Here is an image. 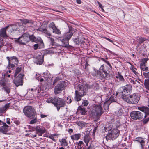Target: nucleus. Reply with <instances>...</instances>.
I'll list each match as a JSON object with an SVG mask.
<instances>
[{"instance_id":"1","label":"nucleus","mask_w":149,"mask_h":149,"mask_svg":"<svg viewBox=\"0 0 149 149\" xmlns=\"http://www.w3.org/2000/svg\"><path fill=\"white\" fill-rule=\"evenodd\" d=\"M46 102L48 103H52L56 107L57 110L59 111L60 108L66 105V101L63 99L57 97H51L48 99Z\"/></svg>"},{"instance_id":"2","label":"nucleus","mask_w":149,"mask_h":149,"mask_svg":"<svg viewBox=\"0 0 149 149\" xmlns=\"http://www.w3.org/2000/svg\"><path fill=\"white\" fill-rule=\"evenodd\" d=\"M122 99L127 102L131 104H136L138 103L139 97L138 94L134 93L128 95H123L121 96Z\"/></svg>"},{"instance_id":"3","label":"nucleus","mask_w":149,"mask_h":149,"mask_svg":"<svg viewBox=\"0 0 149 149\" xmlns=\"http://www.w3.org/2000/svg\"><path fill=\"white\" fill-rule=\"evenodd\" d=\"M10 81L8 79L2 77L0 80V85L2 87V89L4 90L8 94L10 92V84L8 83Z\"/></svg>"},{"instance_id":"4","label":"nucleus","mask_w":149,"mask_h":149,"mask_svg":"<svg viewBox=\"0 0 149 149\" xmlns=\"http://www.w3.org/2000/svg\"><path fill=\"white\" fill-rule=\"evenodd\" d=\"M23 112L27 117L33 118L36 116V111L31 106L26 107L23 109Z\"/></svg>"},{"instance_id":"5","label":"nucleus","mask_w":149,"mask_h":149,"mask_svg":"<svg viewBox=\"0 0 149 149\" xmlns=\"http://www.w3.org/2000/svg\"><path fill=\"white\" fill-rule=\"evenodd\" d=\"M73 35L72 31L70 30L68 32L65 33L63 35V39L61 41L62 43V45L67 47L68 45V41Z\"/></svg>"},{"instance_id":"6","label":"nucleus","mask_w":149,"mask_h":149,"mask_svg":"<svg viewBox=\"0 0 149 149\" xmlns=\"http://www.w3.org/2000/svg\"><path fill=\"white\" fill-rule=\"evenodd\" d=\"M14 40L16 42L20 44L25 45L29 41V34L28 33H25L18 39H15Z\"/></svg>"},{"instance_id":"7","label":"nucleus","mask_w":149,"mask_h":149,"mask_svg":"<svg viewBox=\"0 0 149 149\" xmlns=\"http://www.w3.org/2000/svg\"><path fill=\"white\" fill-rule=\"evenodd\" d=\"M104 111L100 105H96L93 107L91 111L92 116L99 117L103 113Z\"/></svg>"},{"instance_id":"8","label":"nucleus","mask_w":149,"mask_h":149,"mask_svg":"<svg viewBox=\"0 0 149 149\" xmlns=\"http://www.w3.org/2000/svg\"><path fill=\"white\" fill-rule=\"evenodd\" d=\"M67 82L65 81L60 82L56 86L54 89V93L57 95L61 93V91L65 89L66 86Z\"/></svg>"},{"instance_id":"9","label":"nucleus","mask_w":149,"mask_h":149,"mask_svg":"<svg viewBox=\"0 0 149 149\" xmlns=\"http://www.w3.org/2000/svg\"><path fill=\"white\" fill-rule=\"evenodd\" d=\"M75 87L76 89L75 92L81 94V95L84 96L86 95L87 88L86 85L84 84L83 85L81 84H76Z\"/></svg>"},{"instance_id":"10","label":"nucleus","mask_w":149,"mask_h":149,"mask_svg":"<svg viewBox=\"0 0 149 149\" xmlns=\"http://www.w3.org/2000/svg\"><path fill=\"white\" fill-rule=\"evenodd\" d=\"M15 26L14 25L8 26L2 28L0 30V36L4 38L7 37L8 36L6 33L7 29H9L10 30V31H8V32L10 33L13 32V31H14V30H17V29L16 30L15 29L13 28Z\"/></svg>"},{"instance_id":"11","label":"nucleus","mask_w":149,"mask_h":149,"mask_svg":"<svg viewBox=\"0 0 149 149\" xmlns=\"http://www.w3.org/2000/svg\"><path fill=\"white\" fill-rule=\"evenodd\" d=\"M119 130L117 129H114L110 132H109L106 137L107 140L115 139L119 136Z\"/></svg>"},{"instance_id":"12","label":"nucleus","mask_w":149,"mask_h":149,"mask_svg":"<svg viewBox=\"0 0 149 149\" xmlns=\"http://www.w3.org/2000/svg\"><path fill=\"white\" fill-rule=\"evenodd\" d=\"M6 58L8 61V68L15 67V64L17 65L19 61L15 56H13L10 57H7Z\"/></svg>"},{"instance_id":"13","label":"nucleus","mask_w":149,"mask_h":149,"mask_svg":"<svg viewBox=\"0 0 149 149\" xmlns=\"http://www.w3.org/2000/svg\"><path fill=\"white\" fill-rule=\"evenodd\" d=\"M143 116V115L142 112L137 111H132L130 114L131 118L135 120L142 119Z\"/></svg>"},{"instance_id":"14","label":"nucleus","mask_w":149,"mask_h":149,"mask_svg":"<svg viewBox=\"0 0 149 149\" xmlns=\"http://www.w3.org/2000/svg\"><path fill=\"white\" fill-rule=\"evenodd\" d=\"M104 66L102 65L99 70L97 71V73L95 74V76H98L101 79L105 78L107 77V73L106 71L104 70Z\"/></svg>"},{"instance_id":"15","label":"nucleus","mask_w":149,"mask_h":149,"mask_svg":"<svg viewBox=\"0 0 149 149\" xmlns=\"http://www.w3.org/2000/svg\"><path fill=\"white\" fill-rule=\"evenodd\" d=\"M123 91L122 93V95H128L129 94L130 91L132 89V86L130 84L127 85L123 87H122Z\"/></svg>"},{"instance_id":"16","label":"nucleus","mask_w":149,"mask_h":149,"mask_svg":"<svg viewBox=\"0 0 149 149\" xmlns=\"http://www.w3.org/2000/svg\"><path fill=\"white\" fill-rule=\"evenodd\" d=\"M36 134L39 136H42L43 133L47 132L46 130L44 127L40 125L37 126L35 128Z\"/></svg>"},{"instance_id":"17","label":"nucleus","mask_w":149,"mask_h":149,"mask_svg":"<svg viewBox=\"0 0 149 149\" xmlns=\"http://www.w3.org/2000/svg\"><path fill=\"white\" fill-rule=\"evenodd\" d=\"M134 141H136L140 144L141 149H144L145 145V140L144 138L138 137L135 138Z\"/></svg>"},{"instance_id":"18","label":"nucleus","mask_w":149,"mask_h":149,"mask_svg":"<svg viewBox=\"0 0 149 149\" xmlns=\"http://www.w3.org/2000/svg\"><path fill=\"white\" fill-rule=\"evenodd\" d=\"M23 77V75L22 74H20L18 77H15V79L14 83L17 87H18V86L22 85V78Z\"/></svg>"},{"instance_id":"19","label":"nucleus","mask_w":149,"mask_h":149,"mask_svg":"<svg viewBox=\"0 0 149 149\" xmlns=\"http://www.w3.org/2000/svg\"><path fill=\"white\" fill-rule=\"evenodd\" d=\"M3 126L0 128V132L6 134L7 133L8 126L4 123H3Z\"/></svg>"},{"instance_id":"20","label":"nucleus","mask_w":149,"mask_h":149,"mask_svg":"<svg viewBox=\"0 0 149 149\" xmlns=\"http://www.w3.org/2000/svg\"><path fill=\"white\" fill-rule=\"evenodd\" d=\"M39 31L42 32L45 34L46 36L49 38L51 36V35L49 32L47 30L46 28H42L41 27L39 28L38 29Z\"/></svg>"},{"instance_id":"21","label":"nucleus","mask_w":149,"mask_h":149,"mask_svg":"<svg viewBox=\"0 0 149 149\" xmlns=\"http://www.w3.org/2000/svg\"><path fill=\"white\" fill-rule=\"evenodd\" d=\"M33 24V22L31 20L24 19L22 21V24L24 26V25H26L29 27H31Z\"/></svg>"},{"instance_id":"22","label":"nucleus","mask_w":149,"mask_h":149,"mask_svg":"<svg viewBox=\"0 0 149 149\" xmlns=\"http://www.w3.org/2000/svg\"><path fill=\"white\" fill-rule=\"evenodd\" d=\"M143 112L144 114L145 115V117L146 118L147 114H149V108L147 107H144L140 109H139Z\"/></svg>"},{"instance_id":"23","label":"nucleus","mask_w":149,"mask_h":149,"mask_svg":"<svg viewBox=\"0 0 149 149\" xmlns=\"http://www.w3.org/2000/svg\"><path fill=\"white\" fill-rule=\"evenodd\" d=\"M80 134H76L71 136V138L73 140H78L80 138Z\"/></svg>"},{"instance_id":"24","label":"nucleus","mask_w":149,"mask_h":149,"mask_svg":"<svg viewBox=\"0 0 149 149\" xmlns=\"http://www.w3.org/2000/svg\"><path fill=\"white\" fill-rule=\"evenodd\" d=\"M83 96L84 95H81V94L75 92V100L77 101H80L81 99V97Z\"/></svg>"},{"instance_id":"25","label":"nucleus","mask_w":149,"mask_h":149,"mask_svg":"<svg viewBox=\"0 0 149 149\" xmlns=\"http://www.w3.org/2000/svg\"><path fill=\"white\" fill-rule=\"evenodd\" d=\"M90 138L89 135L88 134L85 135L84 137V141L86 144L87 146H88V144L90 141Z\"/></svg>"},{"instance_id":"26","label":"nucleus","mask_w":149,"mask_h":149,"mask_svg":"<svg viewBox=\"0 0 149 149\" xmlns=\"http://www.w3.org/2000/svg\"><path fill=\"white\" fill-rule=\"evenodd\" d=\"M60 142L61 145L62 146H66L68 145V143L66 140L64 138L62 139Z\"/></svg>"},{"instance_id":"27","label":"nucleus","mask_w":149,"mask_h":149,"mask_svg":"<svg viewBox=\"0 0 149 149\" xmlns=\"http://www.w3.org/2000/svg\"><path fill=\"white\" fill-rule=\"evenodd\" d=\"M43 57L42 56H40L37 58L36 63L38 64L41 65L43 62Z\"/></svg>"},{"instance_id":"28","label":"nucleus","mask_w":149,"mask_h":149,"mask_svg":"<svg viewBox=\"0 0 149 149\" xmlns=\"http://www.w3.org/2000/svg\"><path fill=\"white\" fill-rule=\"evenodd\" d=\"M123 109H124L123 108H120L118 111H116V113L117 116H122L123 114L124 113Z\"/></svg>"},{"instance_id":"29","label":"nucleus","mask_w":149,"mask_h":149,"mask_svg":"<svg viewBox=\"0 0 149 149\" xmlns=\"http://www.w3.org/2000/svg\"><path fill=\"white\" fill-rule=\"evenodd\" d=\"M109 102L111 103L116 102V99L114 97V94H112L111 95L110 97V98L107 100Z\"/></svg>"},{"instance_id":"30","label":"nucleus","mask_w":149,"mask_h":149,"mask_svg":"<svg viewBox=\"0 0 149 149\" xmlns=\"http://www.w3.org/2000/svg\"><path fill=\"white\" fill-rule=\"evenodd\" d=\"M78 109L82 115L85 114L87 111L86 108L84 107H79Z\"/></svg>"},{"instance_id":"31","label":"nucleus","mask_w":149,"mask_h":149,"mask_svg":"<svg viewBox=\"0 0 149 149\" xmlns=\"http://www.w3.org/2000/svg\"><path fill=\"white\" fill-rule=\"evenodd\" d=\"M76 123L79 126L81 127H84L86 125V124L83 121H77L76 122Z\"/></svg>"},{"instance_id":"32","label":"nucleus","mask_w":149,"mask_h":149,"mask_svg":"<svg viewBox=\"0 0 149 149\" xmlns=\"http://www.w3.org/2000/svg\"><path fill=\"white\" fill-rule=\"evenodd\" d=\"M110 104V102H109L107 100L106 101L104 104V110H108L109 106Z\"/></svg>"},{"instance_id":"33","label":"nucleus","mask_w":149,"mask_h":149,"mask_svg":"<svg viewBox=\"0 0 149 149\" xmlns=\"http://www.w3.org/2000/svg\"><path fill=\"white\" fill-rule=\"evenodd\" d=\"M144 85L146 88L149 90V78L145 80Z\"/></svg>"},{"instance_id":"34","label":"nucleus","mask_w":149,"mask_h":149,"mask_svg":"<svg viewBox=\"0 0 149 149\" xmlns=\"http://www.w3.org/2000/svg\"><path fill=\"white\" fill-rule=\"evenodd\" d=\"M117 76H116V78H118L120 81H123L124 79L123 77L122 76L119 72H118Z\"/></svg>"},{"instance_id":"35","label":"nucleus","mask_w":149,"mask_h":149,"mask_svg":"<svg viewBox=\"0 0 149 149\" xmlns=\"http://www.w3.org/2000/svg\"><path fill=\"white\" fill-rule=\"evenodd\" d=\"M136 39L137 40L139 41V42L140 43H141L144 41L146 40V38H143L142 37H138L136 38Z\"/></svg>"},{"instance_id":"36","label":"nucleus","mask_w":149,"mask_h":149,"mask_svg":"<svg viewBox=\"0 0 149 149\" xmlns=\"http://www.w3.org/2000/svg\"><path fill=\"white\" fill-rule=\"evenodd\" d=\"M53 32L56 34L58 35H60L61 34V32L58 29H57L56 27L53 30Z\"/></svg>"},{"instance_id":"37","label":"nucleus","mask_w":149,"mask_h":149,"mask_svg":"<svg viewBox=\"0 0 149 149\" xmlns=\"http://www.w3.org/2000/svg\"><path fill=\"white\" fill-rule=\"evenodd\" d=\"M29 41L31 40L32 42H35L36 41V38L33 35L30 36L29 35Z\"/></svg>"},{"instance_id":"38","label":"nucleus","mask_w":149,"mask_h":149,"mask_svg":"<svg viewBox=\"0 0 149 149\" xmlns=\"http://www.w3.org/2000/svg\"><path fill=\"white\" fill-rule=\"evenodd\" d=\"M21 68L19 67H18L17 68L16 72L14 76L15 77L17 76V74L19 73L21 71Z\"/></svg>"},{"instance_id":"39","label":"nucleus","mask_w":149,"mask_h":149,"mask_svg":"<svg viewBox=\"0 0 149 149\" xmlns=\"http://www.w3.org/2000/svg\"><path fill=\"white\" fill-rule=\"evenodd\" d=\"M10 106V103H8L6 104L4 107H2L4 109L5 111L6 112L7 110L9 108Z\"/></svg>"},{"instance_id":"40","label":"nucleus","mask_w":149,"mask_h":149,"mask_svg":"<svg viewBox=\"0 0 149 149\" xmlns=\"http://www.w3.org/2000/svg\"><path fill=\"white\" fill-rule=\"evenodd\" d=\"M48 38L50 40V45L52 46H53L55 44V42L54 39L52 38V37H49V38Z\"/></svg>"},{"instance_id":"41","label":"nucleus","mask_w":149,"mask_h":149,"mask_svg":"<svg viewBox=\"0 0 149 149\" xmlns=\"http://www.w3.org/2000/svg\"><path fill=\"white\" fill-rule=\"evenodd\" d=\"M49 27L52 29L53 30V29H54L56 26H55L53 22H52L49 25Z\"/></svg>"},{"instance_id":"42","label":"nucleus","mask_w":149,"mask_h":149,"mask_svg":"<svg viewBox=\"0 0 149 149\" xmlns=\"http://www.w3.org/2000/svg\"><path fill=\"white\" fill-rule=\"evenodd\" d=\"M101 60L103 61H104V62L106 63L107 64H108V65L111 68H112V66L111 64H110L109 63V62L108 61L105 60V59H104L103 58H101Z\"/></svg>"},{"instance_id":"43","label":"nucleus","mask_w":149,"mask_h":149,"mask_svg":"<svg viewBox=\"0 0 149 149\" xmlns=\"http://www.w3.org/2000/svg\"><path fill=\"white\" fill-rule=\"evenodd\" d=\"M101 60L103 61H104V62L106 63L107 64H108V65L111 68H112V66L111 64H110L109 63V62L108 61L105 60V59H104L103 58H101Z\"/></svg>"},{"instance_id":"44","label":"nucleus","mask_w":149,"mask_h":149,"mask_svg":"<svg viewBox=\"0 0 149 149\" xmlns=\"http://www.w3.org/2000/svg\"><path fill=\"white\" fill-rule=\"evenodd\" d=\"M145 67V63L144 62H142L140 64V68L141 70H143V69Z\"/></svg>"},{"instance_id":"45","label":"nucleus","mask_w":149,"mask_h":149,"mask_svg":"<svg viewBox=\"0 0 149 149\" xmlns=\"http://www.w3.org/2000/svg\"><path fill=\"white\" fill-rule=\"evenodd\" d=\"M37 119L36 118L33 119L30 122L29 124H33L36 123L37 122Z\"/></svg>"},{"instance_id":"46","label":"nucleus","mask_w":149,"mask_h":149,"mask_svg":"<svg viewBox=\"0 0 149 149\" xmlns=\"http://www.w3.org/2000/svg\"><path fill=\"white\" fill-rule=\"evenodd\" d=\"M88 104V102L87 100H84L82 102V104L84 106H86Z\"/></svg>"},{"instance_id":"47","label":"nucleus","mask_w":149,"mask_h":149,"mask_svg":"<svg viewBox=\"0 0 149 149\" xmlns=\"http://www.w3.org/2000/svg\"><path fill=\"white\" fill-rule=\"evenodd\" d=\"M61 79V77H56L55 78V80L54 81V82H53L54 83H54H56L58 81Z\"/></svg>"},{"instance_id":"48","label":"nucleus","mask_w":149,"mask_h":149,"mask_svg":"<svg viewBox=\"0 0 149 149\" xmlns=\"http://www.w3.org/2000/svg\"><path fill=\"white\" fill-rule=\"evenodd\" d=\"M149 121V118H146L144 120H143V124H146L148 121Z\"/></svg>"},{"instance_id":"49","label":"nucleus","mask_w":149,"mask_h":149,"mask_svg":"<svg viewBox=\"0 0 149 149\" xmlns=\"http://www.w3.org/2000/svg\"><path fill=\"white\" fill-rule=\"evenodd\" d=\"M97 3L99 5V7L101 8L103 11H104L102 5L99 1H97Z\"/></svg>"},{"instance_id":"50","label":"nucleus","mask_w":149,"mask_h":149,"mask_svg":"<svg viewBox=\"0 0 149 149\" xmlns=\"http://www.w3.org/2000/svg\"><path fill=\"white\" fill-rule=\"evenodd\" d=\"M10 75L9 74H8L7 72L6 73H4V77H10Z\"/></svg>"},{"instance_id":"51","label":"nucleus","mask_w":149,"mask_h":149,"mask_svg":"<svg viewBox=\"0 0 149 149\" xmlns=\"http://www.w3.org/2000/svg\"><path fill=\"white\" fill-rule=\"evenodd\" d=\"M5 112L3 107L0 108V113H3Z\"/></svg>"},{"instance_id":"52","label":"nucleus","mask_w":149,"mask_h":149,"mask_svg":"<svg viewBox=\"0 0 149 149\" xmlns=\"http://www.w3.org/2000/svg\"><path fill=\"white\" fill-rule=\"evenodd\" d=\"M143 74L146 77H149V72L147 73H144Z\"/></svg>"},{"instance_id":"53","label":"nucleus","mask_w":149,"mask_h":149,"mask_svg":"<svg viewBox=\"0 0 149 149\" xmlns=\"http://www.w3.org/2000/svg\"><path fill=\"white\" fill-rule=\"evenodd\" d=\"M83 142L82 141H79V142L78 143V145L79 146H81V145L83 144Z\"/></svg>"},{"instance_id":"54","label":"nucleus","mask_w":149,"mask_h":149,"mask_svg":"<svg viewBox=\"0 0 149 149\" xmlns=\"http://www.w3.org/2000/svg\"><path fill=\"white\" fill-rule=\"evenodd\" d=\"M38 44H35L34 45V49L35 50H36L38 48Z\"/></svg>"},{"instance_id":"55","label":"nucleus","mask_w":149,"mask_h":149,"mask_svg":"<svg viewBox=\"0 0 149 149\" xmlns=\"http://www.w3.org/2000/svg\"><path fill=\"white\" fill-rule=\"evenodd\" d=\"M73 130L72 129H69L68 130V132L70 134H71V133L73 132Z\"/></svg>"},{"instance_id":"56","label":"nucleus","mask_w":149,"mask_h":149,"mask_svg":"<svg viewBox=\"0 0 149 149\" xmlns=\"http://www.w3.org/2000/svg\"><path fill=\"white\" fill-rule=\"evenodd\" d=\"M10 119L9 118H7L6 119V123L9 124L10 123Z\"/></svg>"},{"instance_id":"57","label":"nucleus","mask_w":149,"mask_h":149,"mask_svg":"<svg viewBox=\"0 0 149 149\" xmlns=\"http://www.w3.org/2000/svg\"><path fill=\"white\" fill-rule=\"evenodd\" d=\"M148 68L147 67H145L142 70L143 71H148Z\"/></svg>"},{"instance_id":"58","label":"nucleus","mask_w":149,"mask_h":149,"mask_svg":"<svg viewBox=\"0 0 149 149\" xmlns=\"http://www.w3.org/2000/svg\"><path fill=\"white\" fill-rule=\"evenodd\" d=\"M40 116H41V118H43L45 117H47V115H44L43 114H41Z\"/></svg>"},{"instance_id":"59","label":"nucleus","mask_w":149,"mask_h":149,"mask_svg":"<svg viewBox=\"0 0 149 149\" xmlns=\"http://www.w3.org/2000/svg\"><path fill=\"white\" fill-rule=\"evenodd\" d=\"M77 3L78 4H81V1L80 0H77L76 1Z\"/></svg>"},{"instance_id":"60","label":"nucleus","mask_w":149,"mask_h":149,"mask_svg":"<svg viewBox=\"0 0 149 149\" xmlns=\"http://www.w3.org/2000/svg\"><path fill=\"white\" fill-rule=\"evenodd\" d=\"M37 135L36 134H32L31 135V136L33 137H35Z\"/></svg>"},{"instance_id":"61","label":"nucleus","mask_w":149,"mask_h":149,"mask_svg":"<svg viewBox=\"0 0 149 149\" xmlns=\"http://www.w3.org/2000/svg\"><path fill=\"white\" fill-rule=\"evenodd\" d=\"M72 100L70 98L69 99V102H68L69 103H70L72 102Z\"/></svg>"},{"instance_id":"62","label":"nucleus","mask_w":149,"mask_h":149,"mask_svg":"<svg viewBox=\"0 0 149 149\" xmlns=\"http://www.w3.org/2000/svg\"><path fill=\"white\" fill-rule=\"evenodd\" d=\"M43 74H44V77H46L47 78H48V77H49V76H47V77L45 76V73H43Z\"/></svg>"},{"instance_id":"63","label":"nucleus","mask_w":149,"mask_h":149,"mask_svg":"<svg viewBox=\"0 0 149 149\" xmlns=\"http://www.w3.org/2000/svg\"><path fill=\"white\" fill-rule=\"evenodd\" d=\"M43 79L42 78L41 79H40V82H42V81H43Z\"/></svg>"},{"instance_id":"64","label":"nucleus","mask_w":149,"mask_h":149,"mask_svg":"<svg viewBox=\"0 0 149 149\" xmlns=\"http://www.w3.org/2000/svg\"><path fill=\"white\" fill-rule=\"evenodd\" d=\"M59 149H65L63 147H60Z\"/></svg>"}]
</instances>
